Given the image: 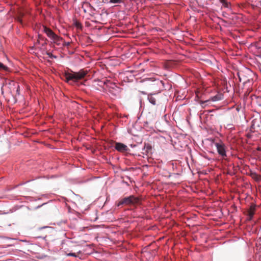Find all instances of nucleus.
<instances>
[{
  "instance_id": "6e6552de",
  "label": "nucleus",
  "mask_w": 261,
  "mask_h": 261,
  "mask_svg": "<svg viewBox=\"0 0 261 261\" xmlns=\"http://www.w3.org/2000/svg\"><path fill=\"white\" fill-rule=\"evenodd\" d=\"M23 16V14L21 12L19 13V15L16 17V20L20 23L21 24H23V21L22 18Z\"/></svg>"
},
{
  "instance_id": "2eb2a0df",
  "label": "nucleus",
  "mask_w": 261,
  "mask_h": 261,
  "mask_svg": "<svg viewBox=\"0 0 261 261\" xmlns=\"http://www.w3.org/2000/svg\"><path fill=\"white\" fill-rule=\"evenodd\" d=\"M207 101H202L200 104L201 105L202 107H204V105L205 104V102H206Z\"/></svg>"
},
{
  "instance_id": "dca6fc26",
  "label": "nucleus",
  "mask_w": 261,
  "mask_h": 261,
  "mask_svg": "<svg viewBox=\"0 0 261 261\" xmlns=\"http://www.w3.org/2000/svg\"><path fill=\"white\" fill-rule=\"evenodd\" d=\"M40 42H41V41H40V40L38 39V40H37V42H36V43H35V45H37L38 44H40Z\"/></svg>"
},
{
  "instance_id": "f3484780",
  "label": "nucleus",
  "mask_w": 261,
  "mask_h": 261,
  "mask_svg": "<svg viewBox=\"0 0 261 261\" xmlns=\"http://www.w3.org/2000/svg\"><path fill=\"white\" fill-rule=\"evenodd\" d=\"M113 85L114 86V87H115V88L116 89H119V87H117V86H116L114 84H113Z\"/></svg>"
},
{
  "instance_id": "f8f14e48",
  "label": "nucleus",
  "mask_w": 261,
  "mask_h": 261,
  "mask_svg": "<svg viewBox=\"0 0 261 261\" xmlns=\"http://www.w3.org/2000/svg\"><path fill=\"white\" fill-rule=\"evenodd\" d=\"M220 2L223 4V6L225 7H228L229 3H228L226 0H219Z\"/></svg>"
},
{
  "instance_id": "9d476101",
  "label": "nucleus",
  "mask_w": 261,
  "mask_h": 261,
  "mask_svg": "<svg viewBox=\"0 0 261 261\" xmlns=\"http://www.w3.org/2000/svg\"><path fill=\"white\" fill-rule=\"evenodd\" d=\"M123 2H124V0H110L109 3H111V4H121Z\"/></svg>"
},
{
  "instance_id": "1a4fd4ad",
  "label": "nucleus",
  "mask_w": 261,
  "mask_h": 261,
  "mask_svg": "<svg viewBox=\"0 0 261 261\" xmlns=\"http://www.w3.org/2000/svg\"><path fill=\"white\" fill-rule=\"evenodd\" d=\"M0 71H8L9 68L0 62Z\"/></svg>"
},
{
  "instance_id": "20e7f679",
  "label": "nucleus",
  "mask_w": 261,
  "mask_h": 261,
  "mask_svg": "<svg viewBox=\"0 0 261 261\" xmlns=\"http://www.w3.org/2000/svg\"><path fill=\"white\" fill-rule=\"evenodd\" d=\"M215 146L219 154L224 159L226 156L225 145L223 143H216Z\"/></svg>"
},
{
  "instance_id": "423d86ee",
  "label": "nucleus",
  "mask_w": 261,
  "mask_h": 261,
  "mask_svg": "<svg viewBox=\"0 0 261 261\" xmlns=\"http://www.w3.org/2000/svg\"><path fill=\"white\" fill-rule=\"evenodd\" d=\"M256 210V206L254 204H251L249 207V208L247 210V215L249 217V220H251L254 214H255Z\"/></svg>"
},
{
  "instance_id": "9b49d317",
  "label": "nucleus",
  "mask_w": 261,
  "mask_h": 261,
  "mask_svg": "<svg viewBox=\"0 0 261 261\" xmlns=\"http://www.w3.org/2000/svg\"><path fill=\"white\" fill-rule=\"evenodd\" d=\"M38 39L40 40V41H44V42L42 44V46H43L44 44H45L46 43V39H44V38L42 36H41L40 35H38Z\"/></svg>"
},
{
  "instance_id": "f03ea898",
  "label": "nucleus",
  "mask_w": 261,
  "mask_h": 261,
  "mask_svg": "<svg viewBox=\"0 0 261 261\" xmlns=\"http://www.w3.org/2000/svg\"><path fill=\"white\" fill-rule=\"evenodd\" d=\"M141 202V200L139 197L131 195L128 197H124L121 199L118 202L117 205H136L139 204Z\"/></svg>"
},
{
  "instance_id": "a211bd4d",
  "label": "nucleus",
  "mask_w": 261,
  "mask_h": 261,
  "mask_svg": "<svg viewBox=\"0 0 261 261\" xmlns=\"http://www.w3.org/2000/svg\"><path fill=\"white\" fill-rule=\"evenodd\" d=\"M78 253H81V251H79L78 252Z\"/></svg>"
},
{
  "instance_id": "0eeeda50",
  "label": "nucleus",
  "mask_w": 261,
  "mask_h": 261,
  "mask_svg": "<svg viewBox=\"0 0 261 261\" xmlns=\"http://www.w3.org/2000/svg\"><path fill=\"white\" fill-rule=\"evenodd\" d=\"M157 97L156 94H150L148 95V99L151 104L155 105L156 104Z\"/></svg>"
},
{
  "instance_id": "f257e3e1",
  "label": "nucleus",
  "mask_w": 261,
  "mask_h": 261,
  "mask_svg": "<svg viewBox=\"0 0 261 261\" xmlns=\"http://www.w3.org/2000/svg\"><path fill=\"white\" fill-rule=\"evenodd\" d=\"M87 73V70L81 69L79 72L71 71V72H65L64 76L66 82L71 84V82H77L79 80L83 79Z\"/></svg>"
},
{
  "instance_id": "39448f33",
  "label": "nucleus",
  "mask_w": 261,
  "mask_h": 261,
  "mask_svg": "<svg viewBox=\"0 0 261 261\" xmlns=\"http://www.w3.org/2000/svg\"><path fill=\"white\" fill-rule=\"evenodd\" d=\"M115 147L117 150L122 152L127 151L128 149L126 145L121 143H116Z\"/></svg>"
},
{
  "instance_id": "4468645a",
  "label": "nucleus",
  "mask_w": 261,
  "mask_h": 261,
  "mask_svg": "<svg viewBox=\"0 0 261 261\" xmlns=\"http://www.w3.org/2000/svg\"><path fill=\"white\" fill-rule=\"evenodd\" d=\"M47 55H48V56L51 58H56V57L53 55V54L50 53H47Z\"/></svg>"
},
{
  "instance_id": "ddd939ff",
  "label": "nucleus",
  "mask_w": 261,
  "mask_h": 261,
  "mask_svg": "<svg viewBox=\"0 0 261 261\" xmlns=\"http://www.w3.org/2000/svg\"><path fill=\"white\" fill-rule=\"evenodd\" d=\"M67 256L77 257L76 253H69L67 254Z\"/></svg>"
},
{
  "instance_id": "7ed1b4c3",
  "label": "nucleus",
  "mask_w": 261,
  "mask_h": 261,
  "mask_svg": "<svg viewBox=\"0 0 261 261\" xmlns=\"http://www.w3.org/2000/svg\"><path fill=\"white\" fill-rule=\"evenodd\" d=\"M43 32L46 34V35L53 42L57 45L60 44V42L62 40V38L56 35L50 29L47 28L45 25H43Z\"/></svg>"
}]
</instances>
